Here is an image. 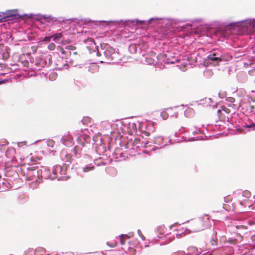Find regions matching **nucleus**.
<instances>
[{
	"label": "nucleus",
	"mask_w": 255,
	"mask_h": 255,
	"mask_svg": "<svg viewBox=\"0 0 255 255\" xmlns=\"http://www.w3.org/2000/svg\"><path fill=\"white\" fill-rule=\"evenodd\" d=\"M211 226L209 216L204 215L192 223L191 228L193 232H200L209 229Z\"/></svg>",
	"instance_id": "obj_1"
},
{
	"label": "nucleus",
	"mask_w": 255,
	"mask_h": 255,
	"mask_svg": "<svg viewBox=\"0 0 255 255\" xmlns=\"http://www.w3.org/2000/svg\"><path fill=\"white\" fill-rule=\"evenodd\" d=\"M27 172L26 173L28 179L29 180H31L33 179V176H36L37 174V172L36 171V167L35 166H30L27 168Z\"/></svg>",
	"instance_id": "obj_2"
},
{
	"label": "nucleus",
	"mask_w": 255,
	"mask_h": 255,
	"mask_svg": "<svg viewBox=\"0 0 255 255\" xmlns=\"http://www.w3.org/2000/svg\"><path fill=\"white\" fill-rule=\"evenodd\" d=\"M216 53H214L213 54H210L208 56L207 58L209 60L211 61H218L216 65L219 64V62H221L222 61V59L220 57H216Z\"/></svg>",
	"instance_id": "obj_3"
},
{
	"label": "nucleus",
	"mask_w": 255,
	"mask_h": 255,
	"mask_svg": "<svg viewBox=\"0 0 255 255\" xmlns=\"http://www.w3.org/2000/svg\"><path fill=\"white\" fill-rule=\"evenodd\" d=\"M63 37V34L62 32L56 33L52 35L53 40L55 42H58L59 40Z\"/></svg>",
	"instance_id": "obj_4"
},
{
	"label": "nucleus",
	"mask_w": 255,
	"mask_h": 255,
	"mask_svg": "<svg viewBox=\"0 0 255 255\" xmlns=\"http://www.w3.org/2000/svg\"><path fill=\"white\" fill-rule=\"evenodd\" d=\"M91 122V119L88 117H84L82 120L81 121V123L83 124H88L90 123Z\"/></svg>",
	"instance_id": "obj_5"
},
{
	"label": "nucleus",
	"mask_w": 255,
	"mask_h": 255,
	"mask_svg": "<svg viewBox=\"0 0 255 255\" xmlns=\"http://www.w3.org/2000/svg\"><path fill=\"white\" fill-rule=\"evenodd\" d=\"M106 244L110 248H115L117 245V242L116 241H112L111 242H107Z\"/></svg>",
	"instance_id": "obj_6"
},
{
	"label": "nucleus",
	"mask_w": 255,
	"mask_h": 255,
	"mask_svg": "<svg viewBox=\"0 0 255 255\" xmlns=\"http://www.w3.org/2000/svg\"><path fill=\"white\" fill-rule=\"evenodd\" d=\"M95 167L93 165H88L87 166L83 168V171L84 172H87L89 171L92 170L94 169Z\"/></svg>",
	"instance_id": "obj_7"
},
{
	"label": "nucleus",
	"mask_w": 255,
	"mask_h": 255,
	"mask_svg": "<svg viewBox=\"0 0 255 255\" xmlns=\"http://www.w3.org/2000/svg\"><path fill=\"white\" fill-rule=\"evenodd\" d=\"M127 253L129 254V255H134L136 253V250L133 248H128Z\"/></svg>",
	"instance_id": "obj_8"
},
{
	"label": "nucleus",
	"mask_w": 255,
	"mask_h": 255,
	"mask_svg": "<svg viewBox=\"0 0 255 255\" xmlns=\"http://www.w3.org/2000/svg\"><path fill=\"white\" fill-rule=\"evenodd\" d=\"M128 237L126 235H121L120 236V241L122 245H124L125 244V239Z\"/></svg>",
	"instance_id": "obj_9"
},
{
	"label": "nucleus",
	"mask_w": 255,
	"mask_h": 255,
	"mask_svg": "<svg viewBox=\"0 0 255 255\" xmlns=\"http://www.w3.org/2000/svg\"><path fill=\"white\" fill-rule=\"evenodd\" d=\"M84 42H85V43L90 42V45H95V44H96L94 39L92 38H89V37H88L87 39L84 40Z\"/></svg>",
	"instance_id": "obj_10"
},
{
	"label": "nucleus",
	"mask_w": 255,
	"mask_h": 255,
	"mask_svg": "<svg viewBox=\"0 0 255 255\" xmlns=\"http://www.w3.org/2000/svg\"><path fill=\"white\" fill-rule=\"evenodd\" d=\"M44 19H47V22H50V21H58V20L57 19H56L55 17H52L51 16H49L48 17H45L44 16Z\"/></svg>",
	"instance_id": "obj_11"
},
{
	"label": "nucleus",
	"mask_w": 255,
	"mask_h": 255,
	"mask_svg": "<svg viewBox=\"0 0 255 255\" xmlns=\"http://www.w3.org/2000/svg\"><path fill=\"white\" fill-rule=\"evenodd\" d=\"M65 158L66 162H67L68 163H71V160H72V157H71V156L70 154H66Z\"/></svg>",
	"instance_id": "obj_12"
},
{
	"label": "nucleus",
	"mask_w": 255,
	"mask_h": 255,
	"mask_svg": "<svg viewBox=\"0 0 255 255\" xmlns=\"http://www.w3.org/2000/svg\"><path fill=\"white\" fill-rule=\"evenodd\" d=\"M55 47L56 45L54 43H50L48 46V48L50 50H53L55 49Z\"/></svg>",
	"instance_id": "obj_13"
},
{
	"label": "nucleus",
	"mask_w": 255,
	"mask_h": 255,
	"mask_svg": "<svg viewBox=\"0 0 255 255\" xmlns=\"http://www.w3.org/2000/svg\"><path fill=\"white\" fill-rule=\"evenodd\" d=\"M51 38L52 35L50 36H46L44 38H43L42 41L49 42L51 41Z\"/></svg>",
	"instance_id": "obj_14"
},
{
	"label": "nucleus",
	"mask_w": 255,
	"mask_h": 255,
	"mask_svg": "<svg viewBox=\"0 0 255 255\" xmlns=\"http://www.w3.org/2000/svg\"><path fill=\"white\" fill-rule=\"evenodd\" d=\"M211 243L212 246H217L218 245L217 241L214 239L211 240Z\"/></svg>",
	"instance_id": "obj_15"
},
{
	"label": "nucleus",
	"mask_w": 255,
	"mask_h": 255,
	"mask_svg": "<svg viewBox=\"0 0 255 255\" xmlns=\"http://www.w3.org/2000/svg\"><path fill=\"white\" fill-rule=\"evenodd\" d=\"M67 49H69V50H75L76 49V47L75 46H72V45H69V46H68L67 47H66Z\"/></svg>",
	"instance_id": "obj_16"
},
{
	"label": "nucleus",
	"mask_w": 255,
	"mask_h": 255,
	"mask_svg": "<svg viewBox=\"0 0 255 255\" xmlns=\"http://www.w3.org/2000/svg\"><path fill=\"white\" fill-rule=\"evenodd\" d=\"M236 228L237 229H243L244 230L247 229V227L245 226H237Z\"/></svg>",
	"instance_id": "obj_17"
},
{
	"label": "nucleus",
	"mask_w": 255,
	"mask_h": 255,
	"mask_svg": "<svg viewBox=\"0 0 255 255\" xmlns=\"http://www.w3.org/2000/svg\"><path fill=\"white\" fill-rule=\"evenodd\" d=\"M58 49L59 50V51L63 54H64L65 53L64 49L62 47H58Z\"/></svg>",
	"instance_id": "obj_18"
},
{
	"label": "nucleus",
	"mask_w": 255,
	"mask_h": 255,
	"mask_svg": "<svg viewBox=\"0 0 255 255\" xmlns=\"http://www.w3.org/2000/svg\"><path fill=\"white\" fill-rule=\"evenodd\" d=\"M249 73L251 75H254L255 74V69H253L249 71Z\"/></svg>",
	"instance_id": "obj_19"
},
{
	"label": "nucleus",
	"mask_w": 255,
	"mask_h": 255,
	"mask_svg": "<svg viewBox=\"0 0 255 255\" xmlns=\"http://www.w3.org/2000/svg\"><path fill=\"white\" fill-rule=\"evenodd\" d=\"M244 194L245 196H248L249 195H250V193L249 191H245L244 192Z\"/></svg>",
	"instance_id": "obj_20"
},
{
	"label": "nucleus",
	"mask_w": 255,
	"mask_h": 255,
	"mask_svg": "<svg viewBox=\"0 0 255 255\" xmlns=\"http://www.w3.org/2000/svg\"><path fill=\"white\" fill-rule=\"evenodd\" d=\"M143 133L145 134V135L148 136L150 135L149 133L147 131H144L143 132Z\"/></svg>",
	"instance_id": "obj_21"
},
{
	"label": "nucleus",
	"mask_w": 255,
	"mask_h": 255,
	"mask_svg": "<svg viewBox=\"0 0 255 255\" xmlns=\"http://www.w3.org/2000/svg\"><path fill=\"white\" fill-rule=\"evenodd\" d=\"M255 126V124L250 125L249 126H248L247 127L248 128H250V127H251L252 126Z\"/></svg>",
	"instance_id": "obj_22"
},
{
	"label": "nucleus",
	"mask_w": 255,
	"mask_h": 255,
	"mask_svg": "<svg viewBox=\"0 0 255 255\" xmlns=\"http://www.w3.org/2000/svg\"><path fill=\"white\" fill-rule=\"evenodd\" d=\"M217 112H218V113L220 114V113H221V110H218Z\"/></svg>",
	"instance_id": "obj_23"
},
{
	"label": "nucleus",
	"mask_w": 255,
	"mask_h": 255,
	"mask_svg": "<svg viewBox=\"0 0 255 255\" xmlns=\"http://www.w3.org/2000/svg\"><path fill=\"white\" fill-rule=\"evenodd\" d=\"M8 57H9V55H8V53H7L6 56H5V57H6V58H7Z\"/></svg>",
	"instance_id": "obj_24"
},
{
	"label": "nucleus",
	"mask_w": 255,
	"mask_h": 255,
	"mask_svg": "<svg viewBox=\"0 0 255 255\" xmlns=\"http://www.w3.org/2000/svg\"><path fill=\"white\" fill-rule=\"evenodd\" d=\"M5 19V17H3V18H2V19H0V21L2 22V21H2V20H3V19Z\"/></svg>",
	"instance_id": "obj_25"
}]
</instances>
